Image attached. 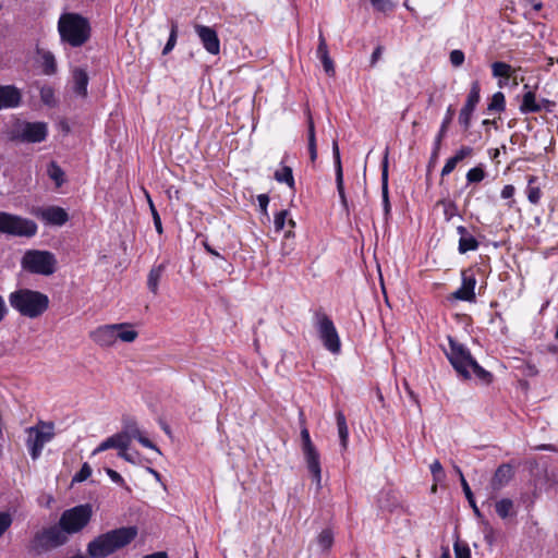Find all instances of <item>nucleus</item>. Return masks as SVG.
Instances as JSON below:
<instances>
[{
  "mask_svg": "<svg viewBox=\"0 0 558 558\" xmlns=\"http://www.w3.org/2000/svg\"><path fill=\"white\" fill-rule=\"evenodd\" d=\"M22 265L33 274L50 276L56 271L57 259L48 251L31 250L25 253Z\"/></svg>",
  "mask_w": 558,
  "mask_h": 558,
  "instance_id": "7",
  "label": "nucleus"
},
{
  "mask_svg": "<svg viewBox=\"0 0 558 558\" xmlns=\"http://www.w3.org/2000/svg\"><path fill=\"white\" fill-rule=\"evenodd\" d=\"M43 218L49 223L62 226L68 221L69 216L63 208L51 206L43 211Z\"/></svg>",
  "mask_w": 558,
  "mask_h": 558,
  "instance_id": "23",
  "label": "nucleus"
},
{
  "mask_svg": "<svg viewBox=\"0 0 558 558\" xmlns=\"http://www.w3.org/2000/svg\"><path fill=\"white\" fill-rule=\"evenodd\" d=\"M430 472L433 474V477L436 482H440L445 478V471L442 469V465L441 463L438 461V460H435L432 464H430Z\"/></svg>",
  "mask_w": 558,
  "mask_h": 558,
  "instance_id": "50",
  "label": "nucleus"
},
{
  "mask_svg": "<svg viewBox=\"0 0 558 558\" xmlns=\"http://www.w3.org/2000/svg\"><path fill=\"white\" fill-rule=\"evenodd\" d=\"M121 433L122 435L128 436L129 445L132 439H137L142 435V432L140 430L137 423L135 421H128L124 425V429Z\"/></svg>",
  "mask_w": 558,
  "mask_h": 558,
  "instance_id": "40",
  "label": "nucleus"
},
{
  "mask_svg": "<svg viewBox=\"0 0 558 558\" xmlns=\"http://www.w3.org/2000/svg\"><path fill=\"white\" fill-rule=\"evenodd\" d=\"M9 303L22 316L37 318L49 306V298L39 291L19 289L9 295Z\"/></svg>",
  "mask_w": 558,
  "mask_h": 558,
  "instance_id": "2",
  "label": "nucleus"
},
{
  "mask_svg": "<svg viewBox=\"0 0 558 558\" xmlns=\"http://www.w3.org/2000/svg\"><path fill=\"white\" fill-rule=\"evenodd\" d=\"M307 144H308L310 159L312 162H315L317 159L315 124H314L313 118L310 112L307 113Z\"/></svg>",
  "mask_w": 558,
  "mask_h": 558,
  "instance_id": "29",
  "label": "nucleus"
},
{
  "mask_svg": "<svg viewBox=\"0 0 558 558\" xmlns=\"http://www.w3.org/2000/svg\"><path fill=\"white\" fill-rule=\"evenodd\" d=\"M92 517V505L83 504L64 510L61 513L58 524L65 535L76 534L89 524Z\"/></svg>",
  "mask_w": 558,
  "mask_h": 558,
  "instance_id": "4",
  "label": "nucleus"
},
{
  "mask_svg": "<svg viewBox=\"0 0 558 558\" xmlns=\"http://www.w3.org/2000/svg\"><path fill=\"white\" fill-rule=\"evenodd\" d=\"M274 178L279 183H286L290 189H294V178L292 173V169L290 167H282L277 170L274 174Z\"/></svg>",
  "mask_w": 558,
  "mask_h": 558,
  "instance_id": "33",
  "label": "nucleus"
},
{
  "mask_svg": "<svg viewBox=\"0 0 558 558\" xmlns=\"http://www.w3.org/2000/svg\"><path fill=\"white\" fill-rule=\"evenodd\" d=\"M166 270V263L154 266L147 277V287L154 294L158 293L159 280Z\"/></svg>",
  "mask_w": 558,
  "mask_h": 558,
  "instance_id": "28",
  "label": "nucleus"
},
{
  "mask_svg": "<svg viewBox=\"0 0 558 558\" xmlns=\"http://www.w3.org/2000/svg\"><path fill=\"white\" fill-rule=\"evenodd\" d=\"M69 541L68 535L63 533L61 527L52 525L37 531L29 542V551L41 555L51 549L63 546Z\"/></svg>",
  "mask_w": 558,
  "mask_h": 558,
  "instance_id": "5",
  "label": "nucleus"
},
{
  "mask_svg": "<svg viewBox=\"0 0 558 558\" xmlns=\"http://www.w3.org/2000/svg\"><path fill=\"white\" fill-rule=\"evenodd\" d=\"M373 8L379 12H387L392 10L393 4L390 0H369Z\"/></svg>",
  "mask_w": 558,
  "mask_h": 558,
  "instance_id": "51",
  "label": "nucleus"
},
{
  "mask_svg": "<svg viewBox=\"0 0 558 558\" xmlns=\"http://www.w3.org/2000/svg\"><path fill=\"white\" fill-rule=\"evenodd\" d=\"M178 36V25L175 22L171 23L170 35L166 46L163 47L162 54H168L175 46Z\"/></svg>",
  "mask_w": 558,
  "mask_h": 558,
  "instance_id": "44",
  "label": "nucleus"
},
{
  "mask_svg": "<svg viewBox=\"0 0 558 558\" xmlns=\"http://www.w3.org/2000/svg\"><path fill=\"white\" fill-rule=\"evenodd\" d=\"M26 447L31 458L37 460L46 444L54 437V424L52 422L38 421L36 425L27 427Z\"/></svg>",
  "mask_w": 558,
  "mask_h": 558,
  "instance_id": "6",
  "label": "nucleus"
},
{
  "mask_svg": "<svg viewBox=\"0 0 558 558\" xmlns=\"http://www.w3.org/2000/svg\"><path fill=\"white\" fill-rule=\"evenodd\" d=\"M381 180H383V203H384V209L385 213L388 214L390 209L389 198H388V170H387V163H384L383 173H381Z\"/></svg>",
  "mask_w": 558,
  "mask_h": 558,
  "instance_id": "42",
  "label": "nucleus"
},
{
  "mask_svg": "<svg viewBox=\"0 0 558 558\" xmlns=\"http://www.w3.org/2000/svg\"><path fill=\"white\" fill-rule=\"evenodd\" d=\"M458 163L459 161L453 156L447 159L440 172L441 178L449 175L456 169Z\"/></svg>",
  "mask_w": 558,
  "mask_h": 558,
  "instance_id": "52",
  "label": "nucleus"
},
{
  "mask_svg": "<svg viewBox=\"0 0 558 558\" xmlns=\"http://www.w3.org/2000/svg\"><path fill=\"white\" fill-rule=\"evenodd\" d=\"M194 31L198 36L204 49L214 56H217L220 52V40L218 38L217 32L206 25L195 24Z\"/></svg>",
  "mask_w": 558,
  "mask_h": 558,
  "instance_id": "14",
  "label": "nucleus"
},
{
  "mask_svg": "<svg viewBox=\"0 0 558 558\" xmlns=\"http://www.w3.org/2000/svg\"><path fill=\"white\" fill-rule=\"evenodd\" d=\"M513 477V469L510 464L504 463L497 468L490 481V487L494 492L500 490Z\"/></svg>",
  "mask_w": 558,
  "mask_h": 558,
  "instance_id": "18",
  "label": "nucleus"
},
{
  "mask_svg": "<svg viewBox=\"0 0 558 558\" xmlns=\"http://www.w3.org/2000/svg\"><path fill=\"white\" fill-rule=\"evenodd\" d=\"M47 124L44 122H24L16 125L12 140L26 143H40L47 137Z\"/></svg>",
  "mask_w": 558,
  "mask_h": 558,
  "instance_id": "12",
  "label": "nucleus"
},
{
  "mask_svg": "<svg viewBox=\"0 0 558 558\" xmlns=\"http://www.w3.org/2000/svg\"><path fill=\"white\" fill-rule=\"evenodd\" d=\"M116 341L120 340L122 342L131 343L134 342L138 332L133 328V325L130 323H119L116 324Z\"/></svg>",
  "mask_w": 558,
  "mask_h": 558,
  "instance_id": "24",
  "label": "nucleus"
},
{
  "mask_svg": "<svg viewBox=\"0 0 558 558\" xmlns=\"http://www.w3.org/2000/svg\"><path fill=\"white\" fill-rule=\"evenodd\" d=\"M515 189L511 184H507L502 187L500 196L505 199L512 198L514 195Z\"/></svg>",
  "mask_w": 558,
  "mask_h": 558,
  "instance_id": "59",
  "label": "nucleus"
},
{
  "mask_svg": "<svg viewBox=\"0 0 558 558\" xmlns=\"http://www.w3.org/2000/svg\"><path fill=\"white\" fill-rule=\"evenodd\" d=\"M517 72V69L512 68L510 64L496 61L492 63V74L494 77L499 78L498 86L504 87L508 84L510 77Z\"/></svg>",
  "mask_w": 558,
  "mask_h": 558,
  "instance_id": "21",
  "label": "nucleus"
},
{
  "mask_svg": "<svg viewBox=\"0 0 558 558\" xmlns=\"http://www.w3.org/2000/svg\"><path fill=\"white\" fill-rule=\"evenodd\" d=\"M495 509L501 519H506L513 512V501L509 498H502L496 502Z\"/></svg>",
  "mask_w": 558,
  "mask_h": 558,
  "instance_id": "35",
  "label": "nucleus"
},
{
  "mask_svg": "<svg viewBox=\"0 0 558 558\" xmlns=\"http://www.w3.org/2000/svg\"><path fill=\"white\" fill-rule=\"evenodd\" d=\"M537 181L536 177H530L527 181V187H526V196L531 204L537 205L542 197V192L539 186L535 185V182Z\"/></svg>",
  "mask_w": 558,
  "mask_h": 558,
  "instance_id": "32",
  "label": "nucleus"
},
{
  "mask_svg": "<svg viewBox=\"0 0 558 558\" xmlns=\"http://www.w3.org/2000/svg\"><path fill=\"white\" fill-rule=\"evenodd\" d=\"M72 78L74 93L81 97H86L89 81L87 72L81 68H76L72 72Z\"/></svg>",
  "mask_w": 558,
  "mask_h": 558,
  "instance_id": "22",
  "label": "nucleus"
},
{
  "mask_svg": "<svg viewBox=\"0 0 558 558\" xmlns=\"http://www.w3.org/2000/svg\"><path fill=\"white\" fill-rule=\"evenodd\" d=\"M92 475V468L88 463H84L81 470L73 476L72 483H81Z\"/></svg>",
  "mask_w": 558,
  "mask_h": 558,
  "instance_id": "47",
  "label": "nucleus"
},
{
  "mask_svg": "<svg viewBox=\"0 0 558 558\" xmlns=\"http://www.w3.org/2000/svg\"><path fill=\"white\" fill-rule=\"evenodd\" d=\"M36 231L37 226L33 220L0 211V233L16 236H32Z\"/></svg>",
  "mask_w": 558,
  "mask_h": 558,
  "instance_id": "8",
  "label": "nucleus"
},
{
  "mask_svg": "<svg viewBox=\"0 0 558 558\" xmlns=\"http://www.w3.org/2000/svg\"><path fill=\"white\" fill-rule=\"evenodd\" d=\"M480 92V83L477 81L473 82L466 101L459 113V123L463 126L464 130L470 128L472 114L481 98Z\"/></svg>",
  "mask_w": 558,
  "mask_h": 558,
  "instance_id": "13",
  "label": "nucleus"
},
{
  "mask_svg": "<svg viewBox=\"0 0 558 558\" xmlns=\"http://www.w3.org/2000/svg\"><path fill=\"white\" fill-rule=\"evenodd\" d=\"M126 450L128 449H123L122 451H119V453H118L119 457L124 459L128 462L135 463L134 458L132 457V454L128 453Z\"/></svg>",
  "mask_w": 558,
  "mask_h": 558,
  "instance_id": "63",
  "label": "nucleus"
},
{
  "mask_svg": "<svg viewBox=\"0 0 558 558\" xmlns=\"http://www.w3.org/2000/svg\"><path fill=\"white\" fill-rule=\"evenodd\" d=\"M315 326L324 347L331 353H339L341 343L332 320L324 312L315 314Z\"/></svg>",
  "mask_w": 558,
  "mask_h": 558,
  "instance_id": "11",
  "label": "nucleus"
},
{
  "mask_svg": "<svg viewBox=\"0 0 558 558\" xmlns=\"http://www.w3.org/2000/svg\"><path fill=\"white\" fill-rule=\"evenodd\" d=\"M332 156H333L335 170H336L337 191L338 192L344 191L343 171H342V165H341L340 150H339L338 142L336 140L332 142Z\"/></svg>",
  "mask_w": 558,
  "mask_h": 558,
  "instance_id": "27",
  "label": "nucleus"
},
{
  "mask_svg": "<svg viewBox=\"0 0 558 558\" xmlns=\"http://www.w3.org/2000/svg\"><path fill=\"white\" fill-rule=\"evenodd\" d=\"M220 248H221V251H217V250L214 248V246H204V250H205V252L207 254H209L214 258H219V259L225 260L226 259V255H227L226 247L222 246Z\"/></svg>",
  "mask_w": 558,
  "mask_h": 558,
  "instance_id": "56",
  "label": "nucleus"
},
{
  "mask_svg": "<svg viewBox=\"0 0 558 558\" xmlns=\"http://www.w3.org/2000/svg\"><path fill=\"white\" fill-rule=\"evenodd\" d=\"M461 486L463 488L464 495H465L470 506L472 507L475 515L478 518L482 517L481 511L475 504L473 493H472L466 480L464 478V475H461Z\"/></svg>",
  "mask_w": 558,
  "mask_h": 558,
  "instance_id": "41",
  "label": "nucleus"
},
{
  "mask_svg": "<svg viewBox=\"0 0 558 558\" xmlns=\"http://www.w3.org/2000/svg\"><path fill=\"white\" fill-rule=\"evenodd\" d=\"M506 108V99L505 95L501 92H497L492 96V99L488 104V111L502 112Z\"/></svg>",
  "mask_w": 558,
  "mask_h": 558,
  "instance_id": "37",
  "label": "nucleus"
},
{
  "mask_svg": "<svg viewBox=\"0 0 558 558\" xmlns=\"http://www.w3.org/2000/svg\"><path fill=\"white\" fill-rule=\"evenodd\" d=\"M450 62L453 66H460L464 62V53L462 50L454 49L450 52Z\"/></svg>",
  "mask_w": 558,
  "mask_h": 558,
  "instance_id": "55",
  "label": "nucleus"
},
{
  "mask_svg": "<svg viewBox=\"0 0 558 558\" xmlns=\"http://www.w3.org/2000/svg\"><path fill=\"white\" fill-rule=\"evenodd\" d=\"M258 204L263 210H266V207L269 203V197L266 194H260L257 196Z\"/></svg>",
  "mask_w": 558,
  "mask_h": 558,
  "instance_id": "62",
  "label": "nucleus"
},
{
  "mask_svg": "<svg viewBox=\"0 0 558 558\" xmlns=\"http://www.w3.org/2000/svg\"><path fill=\"white\" fill-rule=\"evenodd\" d=\"M41 69L45 75H53L57 72V61L50 51L41 52Z\"/></svg>",
  "mask_w": 558,
  "mask_h": 558,
  "instance_id": "31",
  "label": "nucleus"
},
{
  "mask_svg": "<svg viewBox=\"0 0 558 558\" xmlns=\"http://www.w3.org/2000/svg\"><path fill=\"white\" fill-rule=\"evenodd\" d=\"M475 284L476 279L473 274L465 270L462 272V284L461 287L453 293V298L461 301H473L475 299Z\"/></svg>",
  "mask_w": 558,
  "mask_h": 558,
  "instance_id": "17",
  "label": "nucleus"
},
{
  "mask_svg": "<svg viewBox=\"0 0 558 558\" xmlns=\"http://www.w3.org/2000/svg\"><path fill=\"white\" fill-rule=\"evenodd\" d=\"M456 558H471V550L466 544L457 541L453 545Z\"/></svg>",
  "mask_w": 558,
  "mask_h": 558,
  "instance_id": "49",
  "label": "nucleus"
},
{
  "mask_svg": "<svg viewBox=\"0 0 558 558\" xmlns=\"http://www.w3.org/2000/svg\"><path fill=\"white\" fill-rule=\"evenodd\" d=\"M116 324L102 325L89 332L90 339L100 347H111L116 341Z\"/></svg>",
  "mask_w": 558,
  "mask_h": 558,
  "instance_id": "15",
  "label": "nucleus"
},
{
  "mask_svg": "<svg viewBox=\"0 0 558 558\" xmlns=\"http://www.w3.org/2000/svg\"><path fill=\"white\" fill-rule=\"evenodd\" d=\"M20 90L12 85H0V110L17 107L21 102Z\"/></svg>",
  "mask_w": 558,
  "mask_h": 558,
  "instance_id": "19",
  "label": "nucleus"
},
{
  "mask_svg": "<svg viewBox=\"0 0 558 558\" xmlns=\"http://www.w3.org/2000/svg\"><path fill=\"white\" fill-rule=\"evenodd\" d=\"M436 207L442 208V213H444L445 219L447 221H449L452 218L458 216V208H457L456 204L450 199L444 198V199L438 201L436 203Z\"/></svg>",
  "mask_w": 558,
  "mask_h": 558,
  "instance_id": "34",
  "label": "nucleus"
},
{
  "mask_svg": "<svg viewBox=\"0 0 558 558\" xmlns=\"http://www.w3.org/2000/svg\"><path fill=\"white\" fill-rule=\"evenodd\" d=\"M458 232L460 234L459 244H478L473 236H466L468 231L464 227H458Z\"/></svg>",
  "mask_w": 558,
  "mask_h": 558,
  "instance_id": "53",
  "label": "nucleus"
},
{
  "mask_svg": "<svg viewBox=\"0 0 558 558\" xmlns=\"http://www.w3.org/2000/svg\"><path fill=\"white\" fill-rule=\"evenodd\" d=\"M128 444V436L122 435V433H117L106 440H104L94 451L93 454H97L99 452H102L108 449H118L119 451H122L123 449L129 448Z\"/></svg>",
  "mask_w": 558,
  "mask_h": 558,
  "instance_id": "20",
  "label": "nucleus"
},
{
  "mask_svg": "<svg viewBox=\"0 0 558 558\" xmlns=\"http://www.w3.org/2000/svg\"><path fill=\"white\" fill-rule=\"evenodd\" d=\"M8 310L4 303L3 298L0 295V322L4 318Z\"/></svg>",
  "mask_w": 558,
  "mask_h": 558,
  "instance_id": "64",
  "label": "nucleus"
},
{
  "mask_svg": "<svg viewBox=\"0 0 558 558\" xmlns=\"http://www.w3.org/2000/svg\"><path fill=\"white\" fill-rule=\"evenodd\" d=\"M473 154V148L470 146H461L456 154L453 155L454 158L459 162L463 161L465 158L471 157Z\"/></svg>",
  "mask_w": 558,
  "mask_h": 558,
  "instance_id": "54",
  "label": "nucleus"
},
{
  "mask_svg": "<svg viewBox=\"0 0 558 558\" xmlns=\"http://www.w3.org/2000/svg\"><path fill=\"white\" fill-rule=\"evenodd\" d=\"M485 178V171L481 167H474L466 172V181L469 183H477Z\"/></svg>",
  "mask_w": 558,
  "mask_h": 558,
  "instance_id": "45",
  "label": "nucleus"
},
{
  "mask_svg": "<svg viewBox=\"0 0 558 558\" xmlns=\"http://www.w3.org/2000/svg\"><path fill=\"white\" fill-rule=\"evenodd\" d=\"M302 452L306 462L307 470L313 476L317 489L322 488V468L320 457L316 447L314 446L310 432L306 427L301 430Z\"/></svg>",
  "mask_w": 558,
  "mask_h": 558,
  "instance_id": "10",
  "label": "nucleus"
},
{
  "mask_svg": "<svg viewBox=\"0 0 558 558\" xmlns=\"http://www.w3.org/2000/svg\"><path fill=\"white\" fill-rule=\"evenodd\" d=\"M520 112L523 114L535 113L542 110V106L536 102L535 93L532 90H527L523 97L522 102L520 105Z\"/></svg>",
  "mask_w": 558,
  "mask_h": 558,
  "instance_id": "26",
  "label": "nucleus"
},
{
  "mask_svg": "<svg viewBox=\"0 0 558 558\" xmlns=\"http://www.w3.org/2000/svg\"><path fill=\"white\" fill-rule=\"evenodd\" d=\"M137 536V527L122 526L101 533L86 545L87 558H107L130 545Z\"/></svg>",
  "mask_w": 558,
  "mask_h": 558,
  "instance_id": "1",
  "label": "nucleus"
},
{
  "mask_svg": "<svg viewBox=\"0 0 558 558\" xmlns=\"http://www.w3.org/2000/svg\"><path fill=\"white\" fill-rule=\"evenodd\" d=\"M142 446L155 450L158 454H161L159 448L153 444L147 437L143 434L136 439Z\"/></svg>",
  "mask_w": 558,
  "mask_h": 558,
  "instance_id": "57",
  "label": "nucleus"
},
{
  "mask_svg": "<svg viewBox=\"0 0 558 558\" xmlns=\"http://www.w3.org/2000/svg\"><path fill=\"white\" fill-rule=\"evenodd\" d=\"M318 39H319V44L317 47V57L320 59L325 72L327 74H333L335 73L333 62L329 57L327 43L322 33L319 34Z\"/></svg>",
  "mask_w": 558,
  "mask_h": 558,
  "instance_id": "25",
  "label": "nucleus"
},
{
  "mask_svg": "<svg viewBox=\"0 0 558 558\" xmlns=\"http://www.w3.org/2000/svg\"><path fill=\"white\" fill-rule=\"evenodd\" d=\"M381 53H383V47L381 46L376 47L371 56V65L372 66H374L376 64V62L380 59Z\"/></svg>",
  "mask_w": 558,
  "mask_h": 558,
  "instance_id": "61",
  "label": "nucleus"
},
{
  "mask_svg": "<svg viewBox=\"0 0 558 558\" xmlns=\"http://www.w3.org/2000/svg\"><path fill=\"white\" fill-rule=\"evenodd\" d=\"M12 522L13 518L9 512H0V537L10 529Z\"/></svg>",
  "mask_w": 558,
  "mask_h": 558,
  "instance_id": "48",
  "label": "nucleus"
},
{
  "mask_svg": "<svg viewBox=\"0 0 558 558\" xmlns=\"http://www.w3.org/2000/svg\"><path fill=\"white\" fill-rule=\"evenodd\" d=\"M469 368L472 369L473 374L483 383L489 384L493 379V375L484 369L482 366L478 365V363L473 360V363L469 365Z\"/></svg>",
  "mask_w": 558,
  "mask_h": 558,
  "instance_id": "38",
  "label": "nucleus"
},
{
  "mask_svg": "<svg viewBox=\"0 0 558 558\" xmlns=\"http://www.w3.org/2000/svg\"><path fill=\"white\" fill-rule=\"evenodd\" d=\"M106 473L111 478L112 482H114V483H117L118 485H121V486L124 485V480L122 478V476L117 471L108 468V469H106Z\"/></svg>",
  "mask_w": 558,
  "mask_h": 558,
  "instance_id": "58",
  "label": "nucleus"
},
{
  "mask_svg": "<svg viewBox=\"0 0 558 558\" xmlns=\"http://www.w3.org/2000/svg\"><path fill=\"white\" fill-rule=\"evenodd\" d=\"M449 351H446V355L451 363L452 367L463 379L470 378L469 365L473 363L474 357L471 355L469 349L462 343L458 342L452 337H448Z\"/></svg>",
  "mask_w": 558,
  "mask_h": 558,
  "instance_id": "9",
  "label": "nucleus"
},
{
  "mask_svg": "<svg viewBox=\"0 0 558 558\" xmlns=\"http://www.w3.org/2000/svg\"><path fill=\"white\" fill-rule=\"evenodd\" d=\"M289 225L290 227H294V221L292 219H288V211L287 210H280L275 215V229L276 231H281L284 229L286 225Z\"/></svg>",
  "mask_w": 558,
  "mask_h": 558,
  "instance_id": "39",
  "label": "nucleus"
},
{
  "mask_svg": "<svg viewBox=\"0 0 558 558\" xmlns=\"http://www.w3.org/2000/svg\"><path fill=\"white\" fill-rule=\"evenodd\" d=\"M40 99L45 105L49 107H54L57 105L54 90L51 86H43L40 88Z\"/></svg>",
  "mask_w": 558,
  "mask_h": 558,
  "instance_id": "43",
  "label": "nucleus"
},
{
  "mask_svg": "<svg viewBox=\"0 0 558 558\" xmlns=\"http://www.w3.org/2000/svg\"><path fill=\"white\" fill-rule=\"evenodd\" d=\"M451 118H452V110L449 107L448 111H447V116L442 120L439 132L435 137L433 150H432L430 158H429V161L427 165V172H430V170L436 166V162H437L438 156H439V151H440V147H441V142L447 133L448 126L451 122Z\"/></svg>",
  "mask_w": 558,
  "mask_h": 558,
  "instance_id": "16",
  "label": "nucleus"
},
{
  "mask_svg": "<svg viewBox=\"0 0 558 558\" xmlns=\"http://www.w3.org/2000/svg\"><path fill=\"white\" fill-rule=\"evenodd\" d=\"M149 204H150V208H151V211H153L154 223H155L156 230H157L158 233H161L162 227H161L160 217H159L157 210L155 209V207H154V205H153L150 199H149Z\"/></svg>",
  "mask_w": 558,
  "mask_h": 558,
  "instance_id": "60",
  "label": "nucleus"
},
{
  "mask_svg": "<svg viewBox=\"0 0 558 558\" xmlns=\"http://www.w3.org/2000/svg\"><path fill=\"white\" fill-rule=\"evenodd\" d=\"M336 420H337V427H338V434L341 442V447L343 450L348 447V439H349V429L347 425V420L344 414L341 411H338L336 413Z\"/></svg>",
  "mask_w": 558,
  "mask_h": 558,
  "instance_id": "30",
  "label": "nucleus"
},
{
  "mask_svg": "<svg viewBox=\"0 0 558 558\" xmlns=\"http://www.w3.org/2000/svg\"><path fill=\"white\" fill-rule=\"evenodd\" d=\"M64 172L54 162L50 165L49 177L56 182L57 186H60L63 182Z\"/></svg>",
  "mask_w": 558,
  "mask_h": 558,
  "instance_id": "46",
  "label": "nucleus"
},
{
  "mask_svg": "<svg viewBox=\"0 0 558 558\" xmlns=\"http://www.w3.org/2000/svg\"><path fill=\"white\" fill-rule=\"evenodd\" d=\"M61 40L72 47L83 46L90 37V25L87 19L77 13H63L58 22Z\"/></svg>",
  "mask_w": 558,
  "mask_h": 558,
  "instance_id": "3",
  "label": "nucleus"
},
{
  "mask_svg": "<svg viewBox=\"0 0 558 558\" xmlns=\"http://www.w3.org/2000/svg\"><path fill=\"white\" fill-rule=\"evenodd\" d=\"M317 544L323 551H327L333 544V533L329 529L323 530L317 536Z\"/></svg>",
  "mask_w": 558,
  "mask_h": 558,
  "instance_id": "36",
  "label": "nucleus"
}]
</instances>
